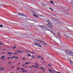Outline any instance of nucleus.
<instances>
[{
	"label": "nucleus",
	"mask_w": 73,
	"mask_h": 73,
	"mask_svg": "<svg viewBox=\"0 0 73 73\" xmlns=\"http://www.w3.org/2000/svg\"><path fill=\"white\" fill-rule=\"evenodd\" d=\"M20 64V63H18V64H17V65H19Z\"/></svg>",
	"instance_id": "nucleus-56"
},
{
	"label": "nucleus",
	"mask_w": 73,
	"mask_h": 73,
	"mask_svg": "<svg viewBox=\"0 0 73 73\" xmlns=\"http://www.w3.org/2000/svg\"><path fill=\"white\" fill-rule=\"evenodd\" d=\"M49 9H50V10H51L52 12H53V11H54L53 10V9H51L49 7Z\"/></svg>",
	"instance_id": "nucleus-17"
},
{
	"label": "nucleus",
	"mask_w": 73,
	"mask_h": 73,
	"mask_svg": "<svg viewBox=\"0 0 73 73\" xmlns=\"http://www.w3.org/2000/svg\"><path fill=\"white\" fill-rule=\"evenodd\" d=\"M34 44H35V45H36V46H38L39 44L38 43H34Z\"/></svg>",
	"instance_id": "nucleus-10"
},
{
	"label": "nucleus",
	"mask_w": 73,
	"mask_h": 73,
	"mask_svg": "<svg viewBox=\"0 0 73 73\" xmlns=\"http://www.w3.org/2000/svg\"><path fill=\"white\" fill-rule=\"evenodd\" d=\"M65 37H66V38H68V36H66Z\"/></svg>",
	"instance_id": "nucleus-46"
},
{
	"label": "nucleus",
	"mask_w": 73,
	"mask_h": 73,
	"mask_svg": "<svg viewBox=\"0 0 73 73\" xmlns=\"http://www.w3.org/2000/svg\"><path fill=\"white\" fill-rule=\"evenodd\" d=\"M48 57V58H50V57Z\"/></svg>",
	"instance_id": "nucleus-57"
},
{
	"label": "nucleus",
	"mask_w": 73,
	"mask_h": 73,
	"mask_svg": "<svg viewBox=\"0 0 73 73\" xmlns=\"http://www.w3.org/2000/svg\"><path fill=\"white\" fill-rule=\"evenodd\" d=\"M26 35L25 34H23L20 36V37L21 38H22V37H25V36Z\"/></svg>",
	"instance_id": "nucleus-3"
},
{
	"label": "nucleus",
	"mask_w": 73,
	"mask_h": 73,
	"mask_svg": "<svg viewBox=\"0 0 73 73\" xmlns=\"http://www.w3.org/2000/svg\"><path fill=\"white\" fill-rule=\"evenodd\" d=\"M71 3L72 4H73V1H71Z\"/></svg>",
	"instance_id": "nucleus-30"
},
{
	"label": "nucleus",
	"mask_w": 73,
	"mask_h": 73,
	"mask_svg": "<svg viewBox=\"0 0 73 73\" xmlns=\"http://www.w3.org/2000/svg\"><path fill=\"white\" fill-rule=\"evenodd\" d=\"M58 37H59V38H61V36L60 35V33L58 32Z\"/></svg>",
	"instance_id": "nucleus-5"
},
{
	"label": "nucleus",
	"mask_w": 73,
	"mask_h": 73,
	"mask_svg": "<svg viewBox=\"0 0 73 73\" xmlns=\"http://www.w3.org/2000/svg\"><path fill=\"white\" fill-rule=\"evenodd\" d=\"M25 72H26V73H27V71L26 70H25Z\"/></svg>",
	"instance_id": "nucleus-45"
},
{
	"label": "nucleus",
	"mask_w": 73,
	"mask_h": 73,
	"mask_svg": "<svg viewBox=\"0 0 73 73\" xmlns=\"http://www.w3.org/2000/svg\"><path fill=\"white\" fill-rule=\"evenodd\" d=\"M60 42V40L59 39H58L57 40V42L59 43Z\"/></svg>",
	"instance_id": "nucleus-13"
},
{
	"label": "nucleus",
	"mask_w": 73,
	"mask_h": 73,
	"mask_svg": "<svg viewBox=\"0 0 73 73\" xmlns=\"http://www.w3.org/2000/svg\"><path fill=\"white\" fill-rule=\"evenodd\" d=\"M22 66H24V65H22Z\"/></svg>",
	"instance_id": "nucleus-60"
},
{
	"label": "nucleus",
	"mask_w": 73,
	"mask_h": 73,
	"mask_svg": "<svg viewBox=\"0 0 73 73\" xmlns=\"http://www.w3.org/2000/svg\"><path fill=\"white\" fill-rule=\"evenodd\" d=\"M48 66H51V65L50 64H48Z\"/></svg>",
	"instance_id": "nucleus-43"
},
{
	"label": "nucleus",
	"mask_w": 73,
	"mask_h": 73,
	"mask_svg": "<svg viewBox=\"0 0 73 73\" xmlns=\"http://www.w3.org/2000/svg\"><path fill=\"white\" fill-rule=\"evenodd\" d=\"M1 49V48H0V49Z\"/></svg>",
	"instance_id": "nucleus-64"
},
{
	"label": "nucleus",
	"mask_w": 73,
	"mask_h": 73,
	"mask_svg": "<svg viewBox=\"0 0 73 73\" xmlns=\"http://www.w3.org/2000/svg\"><path fill=\"white\" fill-rule=\"evenodd\" d=\"M22 72H24V70H22Z\"/></svg>",
	"instance_id": "nucleus-52"
},
{
	"label": "nucleus",
	"mask_w": 73,
	"mask_h": 73,
	"mask_svg": "<svg viewBox=\"0 0 73 73\" xmlns=\"http://www.w3.org/2000/svg\"><path fill=\"white\" fill-rule=\"evenodd\" d=\"M0 70H1V68H0Z\"/></svg>",
	"instance_id": "nucleus-63"
},
{
	"label": "nucleus",
	"mask_w": 73,
	"mask_h": 73,
	"mask_svg": "<svg viewBox=\"0 0 73 73\" xmlns=\"http://www.w3.org/2000/svg\"><path fill=\"white\" fill-rule=\"evenodd\" d=\"M70 63L71 65L73 66V62L72 61L70 62Z\"/></svg>",
	"instance_id": "nucleus-9"
},
{
	"label": "nucleus",
	"mask_w": 73,
	"mask_h": 73,
	"mask_svg": "<svg viewBox=\"0 0 73 73\" xmlns=\"http://www.w3.org/2000/svg\"><path fill=\"white\" fill-rule=\"evenodd\" d=\"M5 52H1V54H5Z\"/></svg>",
	"instance_id": "nucleus-27"
},
{
	"label": "nucleus",
	"mask_w": 73,
	"mask_h": 73,
	"mask_svg": "<svg viewBox=\"0 0 73 73\" xmlns=\"http://www.w3.org/2000/svg\"><path fill=\"white\" fill-rule=\"evenodd\" d=\"M5 57V56H2L0 58L1 59H2V58H4V57Z\"/></svg>",
	"instance_id": "nucleus-20"
},
{
	"label": "nucleus",
	"mask_w": 73,
	"mask_h": 73,
	"mask_svg": "<svg viewBox=\"0 0 73 73\" xmlns=\"http://www.w3.org/2000/svg\"><path fill=\"white\" fill-rule=\"evenodd\" d=\"M11 58V57H9L7 58V59L8 60H9V58Z\"/></svg>",
	"instance_id": "nucleus-40"
},
{
	"label": "nucleus",
	"mask_w": 73,
	"mask_h": 73,
	"mask_svg": "<svg viewBox=\"0 0 73 73\" xmlns=\"http://www.w3.org/2000/svg\"><path fill=\"white\" fill-rule=\"evenodd\" d=\"M41 69H42L43 70H44V68L42 67H41Z\"/></svg>",
	"instance_id": "nucleus-26"
},
{
	"label": "nucleus",
	"mask_w": 73,
	"mask_h": 73,
	"mask_svg": "<svg viewBox=\"0 0 73 73\" xmlns=\"http://www.w3.org/2000/svg\"><path fill=\"white\" fill-rule=\"evenodd\" d=\"M35 65H36V66H38V64L36 63H35Z\"/></svg>",
	"instance_id": "nucleus-21"
},
{
	"label": "nucleus",
	"mask_w": 73,
	"mask_h": 73,
	"mask_svg": "<svg viewBox=\"0 0 73 73\" xmlns=\"http://www.w3.org/2000/svg\"><path fill=\"white\" fill-rule=\"evenodd\" d=\"M41 16H42V17H43L44 16H43V15H41Z\"/></svg>",
	"instance_id": "nucleus-59"
},
{
	"label": "nucleus",
	"mask_w": 73,
	"mask_h": 73,
	"mask_svg": "<svg viewBox=\"0 0 73 73\" xmlns=\"http://www.w3.org/2000/svg\"><path fill=\"white\" fill-rule=\"evenodd\" d=\"M42 42L43 44V45H46V43L44 42L43 41H42Z\"/></svg>",
	"instance_id": "nucleus-15"
},
{
	"label": "nucleus",
	"mask_w": 73,
	"mask_h": 73,
	"mask_svg": "<svg viewBox=\"0 0 73 73\" xmlns=\"http://www.w3.org/2000/svg\"><path fill=\"white\" fill-rule=\"evenodd\" d=\"M16 48V46H14L13 47V48H12V49H15V48Z\"/></svg>",
	"instance_id": "nucleus-24"
},
{
	"label": "nucleus",
	"mask_w": 73,
	"mask_h": 73,
	"mask_svg": "<svg viewBox=\"0 0 73 73\" xmlns=\"http://www.w3.org/2000/svg\"><path fill=\"white\" fill-rule=\"evenodd\" d=\"M41 60H42L43 61V60H44V59H43V58H41Z\"/></svg>",
	"instance_id": "nucleus-49"
},
{
	"label": "nucleus",
	"mask_w": 73,
	"mask_h": 73,
	"mask_svg": "<svg viewBox=\"0 0 73 73\" xmlns=\"http://www.w3.org/2000/svg\"><path fill=\"white\" fill-rule=\"evenodd\" d=\"M4 68H1V70L2 71L3 70H4Z\"/></svg>",
	"instance_id": "nucleus-25"
},
{
	"label": "nucleus",
	"mask_w": 73,
	"mask_h": 73,
	"mask_svg": "<svg viewBox=\"0 0 73 73\" xmlns=\"http://www.w3.org/2000/svg\"><path fill=\"white\" fill-rule=\"evenodd\" d=\"M39 27L41 28H42L43 29H45V27L42 25H39Z\"/></svg>",
	"instance_id": "nucleus-4"
},
{
	"label": "nucleus",
	"mask_w": 73,
	"mask_h": 73,
	"mask_svg": "<svg viewBox=\"0 0 73 73\" xmlns=\"http://www.w3.org/2000/svg\"><path fill=\"white\" fill-rule=\"evenodd\" d=\"M38 58H41V56H38Z\"/></svg>",
	"instance_id": "nucleus-34"
},
{
	"label": "nucleus",
	"mask_w": 73,
	"mask_h": 73,
	"mask_svg": "<svg viewBox=\"0 0 73 73\" xmlns=\"http://www.w3.org/2000/svg\"><path fill=\"white\" fill-rule=\"evenodd\" d=\"M42 40H41L40 41V42H42Z\"/></svg>",
	"instance_id": "nucleus-51"
},
{
	"label": "nucleus",
	"mask_w": 73,
	"mask_h": 73,
	"mask_svg": "<svg viewBox=\"0 0 73 73\" xmlns=\"http://www.w3.org/2000/svg\"><path fill=\"white\" fill-rule=\"evenodd\" d=\"M3 50H5V49H3Z\"/></svg>",
	"instance_id": "nucleus-62"
},
{
	"label": "nucleus",
	"mask_w": 73,
	"mask_h": 73,
	"mask_svg": "<svg viewBox=\"0 0 73 73\" xmlns=\"http://www.w3.org/2000/svg\"><path fill=\"white\" fill-rule=\"evenodd\" d=\"M34 68H38V67L36 66H34Z\"/></svg>",
	"instance_id": "nucleus-32"
},
{
	"label": "nucleus",
	"mask_w": 73,
	"mask_h": 73,
	"mask_svg": "<svg viewBox=\"0 0 73 73\" xmlns=\"http://www.w3.org/2000/svg\"><path fill=\"white\" fill-rule=\"evenodd\" d=\"M32 66H33V67L34 68H35V66H34L33 65Z\"/></svg>",
	"instance_id": "nucleus-47"
},
{
	"label": "nucleus",
	"mask_w": 73,
	"mask_h": 73,
	"mask_svg": "<svg viewBox=\"0 0 73 73\" xmlns=\"http://www.w3.org/2000/svg\"><path fill=\"white\" fill-rule=\"evenodd\" d=\"M32 57L33 58H35V55H33L32 56Z\"/></svg>",
	"instance_id": "nucleus-37"
},
{
	"label": "nucleus",
	"mask_w": 73,
	"mask_h": 73,
	"mask_svg": "<svg viewBox=\"0 0 73 73\" xmlns=\"http://www.w3.org/2000/svg\"><path fill=\"white\" fill-rule=\"evenodd\" d=\"M18 57L15 56V58H15V59H18Z\"/></svg>",
	"instance_id": "nucleus-28"
},
{
	"label": "nucleus",
	"mask_w": 73,
	"mask_h": 73,
	"mask_svg": "<svg viewBox=\"0 0 73 73\" xmlns=\"http://www.w3.org/2000/svg\"><path fill=\"white\" fill-rule=\"evenodd\" d=\"M32 12H33V15H35L36 14V13H35V12H33V11H31Z\"/></svg>",
	"instance_id": "nucleus-12"
},
{
	"label": "nucleus",
	"mask_w": 73,
	"mask_h": 73,
	"mask_svg": "<svg viewBox=\"0 0 73 73\" xmlns=\"http://www.w3.org/2000/svg\"><path fill=\"white\" fill-rule=\"evenodd\" d=\"M67 11H69V9H67Z\"/></svg>",
	"instance_id": "nucleus-61"
},
{
	"label": "nucleus",
	"mask_w": 73,
	"mask_h": 73,
	"mask_svg": "<svg viewBox=\"0 0 73 73\" xmlns=\"http://www.w3.org/2000/svg\"><path fill=\"white\" fill-rule=\"evenodd\" d=\"M6 58L5 57H4L3 58L2 60H5V59Z\"/></svg>",
	"instance_id": "nucleus-31"
},
{
	"label": "nucleus",
	"mask_w": 73,
	"mask_h": 73,
	"mask_svg": "<svg viewBox=\"0 0 73 73\" xmlns=\"http://www.w3.org/2000/svg\"><path fill=\"white\" fill-rule=\"evenodd\" d=\"M40 41V40H35V41Z\"/></svg>",
	"instance_id": "nucleus-42"
},
{
	"label": "nucleus",
	"mask_w": 73,
	"mask_h": 73,
	"mask_svg": "<svg viewBox=\"0 0 73 73\" xmlns=\"http://www.w3.org/2000/svg\"><path fill=\"white\" fill-rule=\"evenodd\" d=\"M24 52L23 51H20V53H23Z\"/></svg>",
	"instance_id": "nucleus-39"
},
{
	"label": "nucleus",
	"mask_w": 73,
	"mask_h": 73,
	"mask_svg": "<svg viewBox=\"0 0 73 73\" xmlns=\"http://www.w3.org/2000/svg\"><path fill=\"white\" fill-rule=\"evenodd\" d=\"M31 64L30 62H27L26 63H25V65H27V64Z\"/></svg>",
	"instance_id": "nucleus-14"
},
{
	"label": "nucleus",
	"mask_w": 73,
	"mask_h": 73,
	"mask_svg": "<svg viewBox=\"0 0 73 73\" xmlns=\"http://www.w3.org/2000/svg\"><path fill=\"white\" fill-rule=\"evenodd\" d=\"M39 46V47H40V48H41V45H40V44H39L38 45V46Z\"/></svg>",
	"instance_id": "nucleus-29"
},
{
	"label": "nucleus",
	"mask_w": 73,
	"mask_h": 73,
	"mask_svg": "<svg viewBox=\"0 0 73 73\" xmlns=\"http://www.w3.org/2000/svg\"><path fill=\"white\" fill-rule=\"evenodd\" d=\"M23 60H25V58H23Z\"/></svg>",
	"instance_id": "nucleus-50"
},
{
	"label": "nucleus",
	"mask_w": 73,
	"mask_h": 73,
	"mask_svg": "<svg viewBox=\"0 0 73 73\" xmlns=\"http://www.w3.org/2000/svg\"><path fill=\"white\" fill-rule=\"evenodd\" d=\"M14 68V66H13L12 68Z\"/></svg>",
	"instance_id": "nucleus-55"
},
{
	"label": "nucleus",
	"mask_w": 73,
	"mask_h": 73,
	"mask_svg": "<svg viewBox=\"0 0 73 73\" xmlns=\"http://www.w3.org/2000/svg\"><path fill=\"white\" fill-rule=\"evenodd\" d=\"M17 69H20V68L18 67V68Z\"/></svg>",
	"instance_id": "nucleus-54"
},
{
	"label": "nucleus",
	"mask_w": 73,
	"mask_h": 73,
	"mask_svg": "<svg viewBox=\"0 0 73 73\" xmlns=\"http://www.w3.org/2000/svg\"><path fill=\"white\" fill-rule=\"evenodd\" d=\"M27 56H31V54H29L27 55Z\"/></svg>",
	"instance_id": "nucleus-36"
},
{
	"label": "nucleus",
	"mask_w": 73,
	"mask_h": 73,
	"mask_svg": "<svg viewBox=\"0 0 73 73\" xmlns=\"http://www.w3.org/2000/svg\"><path fill=\"white\" fill-rule=\"evenodd\" d=\"M56 73H60V72H57Z\"/></svg>",
	"instance_id": "nucleus-48"
},
{
	"label": "nucleus",
	"mask_w": 73,
	"mask_h": 73,
	"mask_svg": "<svg viewBox=\"0 0 73 73\" xmlns=\"http://www.w3.org/2000/svg\"><path fill=\"white\" fill-rule=\"evenodd\" d=\"M29 52L30 53H33V54H35V52H31V51H30Z\"/></svg>",
	"instance_id": "nucleus-18"
},
{
	"label": "nucleus",
	"mask_w": 73,
	"mask_h": 73,
	"mask_svg": "<svg viewBox=\"0 0 73 73\" xmlns=\"http://www.w3.org/2000/svg\"><path fill=\"white\" fill-rule=\"evenodd\" d=\"M49 71H50V73H53V72H54V71L50 69H49Z\"/></svg>",
	"instance_id": "nucleus-6"
},
{
	"label": "nucleus",
	"mask_w": 73,
	"mask_h": 73,
	"mask_svg": "<svg viewBox=\"0 0 73 73\" xmlns=\"http://www.w3.org/2000/svg\"><path fill=\"white\" fill-rule=\"evenodd\" d=\"M67 38H70V39H71L72 38L70 37H68Z\"/></svg>",
	"instance_id": "nucleus-33"
},
{
	"label": "nucleus",
	"mask_w": 73,
	"mask_h": 73,
	"mask_svg": "<svg viewBox=\"0 0 73 73\" xmlns=\"http://www.w3.org/2000/svg\"><path fill=\"white\" fill-rule=\"evenodd\" d=\"M16 57V56H12L11 57V58H15Z\"/></svg>",
	"instance_id": "nucleus-16"
},
{
	"label": "nucleus",
	"mask_w": 73,
	"mask_h": 73,
	"mask_svg": "<svg viewBox=\"0 0 73 73\" xmlns=\"http://www.w3.org/2000/svg\"><path fill=\"white\" fill-rule=\"evenodd\" d=\"M7 53H8V54H10V55H11V54H12V52H7Z\"/></svg>",
	"instance_id": "nucleus-8"
},
{
	"label": "nucleus",
	"mask_w": 73,
	"mask_h": 73,
	"mask_svg": "<svg viewBox=\"0 0 73 73\" xmlns=\"http://www.w3.org/2000/svg\"><path fill=\"white\" fill-rule=\"evenodd\" d=\"M65 52L66 54H67L71 55L72 52H71L70 51L67 50Z\"/></svg>",
	"instance_id": "nucleus-1"
},
{
	"label": "nucleus",
	"mask_w": 73,
	"mask_h": 73,
	"mask_svg": "<svg viewBox=\"0 0 73 73\" xmlns=\"http://www.w3.org/2000/svg\"><path fill=\"white\" fill-rule=\"evenodd\" d=\"M47 25L49 27H50V28H52L53 27V25H52V23H49L47 24Z\"/></svg>",
	"instance_id": "nucleus-2"
},
{
	"label": "nucleus",
	"mask_w": 73,
	"mask_h": 73,
	"mask_svg": "<svg viewBox=\"0 0 73 73\" xmlns=\"http://www.w3.org/2000/svg\"><path fill=\"white\" fill-rule=\"evenodd\" d=\"M50 1L51 3H52V4H54V3L52 1Z\"/></svg>",
	"instance_id": "nucleus-11"
},
{
	"label": "nucleus",
	"mask_w": 73,
	"mask_h": 73,
	"mask_svg": "<svg viewBox=\"0 0 73 73\" xmlns=\"http://www.w3.org/2000/svg\"><path fill=\"white\" fill-rule=\"evenodd\" d=\"M18 54V53L17 52L14 53L13 54Z\"/></svg>",
	"instance_id": "nucleus-23"
},
{
	"label": "nucleus",
	"mask_w": 73,
	"mask_h": 73,
	"mask_svg": "<svg viewBox=\"0 0 73 73\" xmlns=\"http://www.w3.org/2000/svg\"><path fill=\"white\" fill-rule=\"evenodd\" d=\"M33 16H35L36 17H38L37 15H34Z\"/></svg>",
	"instance_id": "nucleus-19"
},
{
	"label": "nucleus",
	"mask_w": 73,
	"mask_h": 73,
	"mask_svg": "<svg viewBox=\"0 0 73 73\" xmlns=\"http://www.w3.org/2000/svg\"><path fill=\"white\" fill-rule=\"evenodd\" d=\"M11 49V48H9V49Z\"/></svg>",
	"instance_id": "nucleus-58"
},
{
	"label": "nucleus",
	"mask_w": 73,
	"mask_h": 73,
	"mask_svg": "<svg viewBox=\"0 0 73 73\" xmlns=\"http://www.w3.org/2000/svg\"><path fill=\"white\" fill-rule=\"evenodd\" d=\"M21 70H24V68H22L21 69Z\"/></svg>",
	"instance_id": "nucleus-44"
},
{
	"label": "nucleus",
	"mask_w": 73,
	"mask_h": 73,
	"mask_svg": "<svg viewBox=\"0 0 73 73\" xmlns=\"http://www.w3.org/2000/svg\"><path fill=\"white\" fill-rule=\"evenodd\" d=\"M18 14L19 15H21V16H24V14H22V13H19Z\"/></svg>",
	"instance_id": "nucleus-7"
},
{
	"label": "nucleus",
	"mask_w": 73,
	"mask_h": 73,
	"mask_svg": "<svg viewBox=\"0 0 73 73\" xmlns=\"http://www.w3.org/2000/svg\"><path fill=\"white\" fill-rule=\"evenodd\" d=\"M0 45H3V43H0Z\"/></svg>",
	"instance_id": "nucleus-41"
},
{
	"label": "nucleus",
	"mask_w": 73,
	"mask_h": 73,
	"mask_svg": "<svg viewBox=\"0 0 73 73\" xmlns=\"http://www.w3.org/2000/svg\"><path fill=\"white\" fill-rule=\"evenodd\" d=\"M11 62H8V64H11Z\"/></svg>",
	"instance_id": "nucleus-38"
},
{
	"label": "nucleus",
	"mask_w": 73,
	"mask_h": 73,
	"mask_svg": "<svg viewBox=\"0 0 73 73\" xmlns=\"http://www.w3.org/2000/svg\"><path fill=\"white\" fill-rule=\"evenodd\" d=\"M0 27H3V25H1L0 26Z\"/></svg>",
	"instance_id": "nucleus-35"
},
{
	"label": "nucleus",
	"mask_w": 73,
	"mask_h": 73,
	"mask_svg": "<svg viewBox=\"0 0 73 73\" xmlns=\"http://www.w3.org/2000/svg\"><path fill=\"white\" fill-rule=\"evenodd\" d=\"M29 68H32V67H29Z\"/></svg>",
	"instance_id": "nucleus-53"
},
{
	"label": "nucleus",
	"mask_w": 73,
	"mask_h": 73,
	"mask_svg": "<svg viewBox=\"0 0 73 73\" xmlns=\"http://www.w3.org/2000/svg\"><path fill=\"white\" fill-rule=\"evenodd\" d=\"M17 52H18V53H20V50H17Z\"/></svg>",
	"instance_id": "nucleus-22"
}]
</instances>
